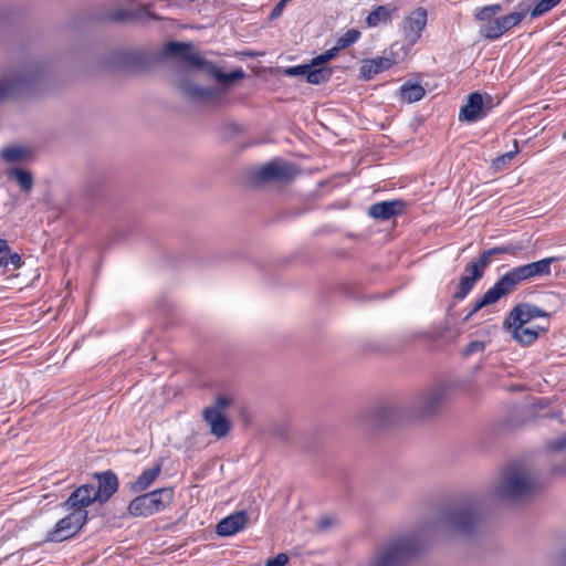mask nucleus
Masks as SVG:
<instances>
[{"label": "nucleus", "instance_id": "obj_18", "mask_svg": "<svg viewBox=\"0 0 566 566\" xmlns=\"http://www.w3.org/2000/svg\"><path fill=\"white\" fill-rule=\"evenodd\" d=\"M407 205L403 200L394 199L371 205L368 214L376 220H389L403 213Z\"/></svg>", "mask_w": 566, "mask_h": 566}, {"label": "nucleus", "instance_id": "obj_4", "mask_svg": "<svg viewBox=\"0 0 566 566\" xmlns=\"http://www.w3.org/2000/svg\"><path fill=\"white\" fill-rule=\"evenodd\" d=\"M164 53L168 56L179 57L186 65L206 72L222 86L231 85L245 76V73L241 67L229 73L223 72L222 69L214 63L205 60L197 53H193L190 43L176 41L168 42L165 45Z\"/></svg>", "mask_w": 566, "mask_h": 566}, {"label": "nucleus", "instance_id": "obj_37", "mask_svg": "<svg viewBox=\"0 0 566 566\" xmlns=\"http://www.w3.org/2000/svg\"><path fill=\"white\" fill-rule=\"evenodd\" d=\"M493 260V256L491 254H489V251L488 250H484L480 256L471 262L468 263V265L472 269V270H476L478 273H480V275H484V272L485 270L488 269V266L491 264Z\"/></svg>", "mask_w": 566, "mask_h": 566}, {"label": "nucleus", "instance_id": "obj_22", "mask_svg": "<svg viewBox=\"0 0 566 566\" xmlns=\"http://www.w3.org/2000/svg\"><path fill=\"white\" fill-rule=\"evenodd\" d=\"M117 61L129 70H146L150 64L149 55L139 50H125L117 53Z\"/></svg>", "mask_w": 566, "mask_h": 566}, {"label": "nucleus", "instance_id": "obj_45", "mask_svg": "<svg viewBox=\"0 0 566 566\" xmlns=\"http://www.w3.org/2000/svg\"><path fill=\"white\" fill-rule=\"evenodd\" d=\"M328 525V522L326 520H323L321 522V527H326Z\"/></svg>", "mask_w": 566, "mask_h": 566}, {"label": "nucleus", "instance_id": "obj_33", "mask_svg": "<svg viewBox=\"0 0 566 566\" xmlns=\"http://www.w3.org/2000/svg\"><path fill=\"white\" fill-rule=\"evenodd\" d=\"M359 36L360 32L357 29H350L337 39L336 44L333 48L337 49V53H339L342 50L354 44Z\"/></svg>", "mask_w": 566, "mask_h": 566}, {"label": "nucleus", "instance_id": "obj_35", "mask_svg": "<svg viewBox=\"0 0 566 566\" xmlns=\"http://www.w3.org/2000/svg\"><path fill=\"white\" fill-rule=\"evenodd\" d=\"M12 175L23 191L29 192L32 189L33 177H32L31 172H29L28 170L21 169V168H15L12 171Z\"/></svg>", "mask_w": 566, "mask_h": 566}, {"label": "nucleus", "instance_id": "obj_19", "mask_svg": "<svg viewBox=\"0 0 566 566\" xmlns=\"http://www.w3.org/2000/svg\"><path fill=\"white\" fill-rule=\"evenodd\" d=\"M249 523V515L245 511H237L222 518L216 526V533L219 536H232L242 530Z\"/></svg>", "mask_w": 566, "mask_h": 566}, {"label": "nucleus", "instance_id": "obj_25", "mask_svg": "<svg viewBox=\"0 0 566 566\" xmlns=\"http://www.w3.org/2000/svg\"><path fill=\"white\" fill-rule=\"evenodd\" d=\"M396 11V7L387 4L378 6L367 15L366 23L369 28H376L379 24H389Z\"/></svg>", "mask_w": 566, "mask_h": 566}, {"label": "nucleus", "instance_id": "obj_6", "mask_svg": "<svg viewBox=\"0 0 566 566\" xmlns=\"http://www.w3.org/2000/svg\"><path fill=\"white\" fill-rule=\"evenodd\" d=\"M535 489L533 479L515 465L507 467L496 482L493 493L505 502H516L531 494Z\"/></svg>", "mask_w": 566, "mask_h": 566}, {"label": "nucleus", "instance_id": "obj_8", "mask_svg": "<svg viewBox=\"0 0 566 566\" xmlns=\"http://www.w3.org/2000/svg\"><path fill=\"white\" fill-rule=\"evenodd\" d=\"M62 506L66 511H71L69 515L61 518L55 527L46 534V541L60 543L76 535L87 521V506L72 505L69 497L63 502Z\"/></svg>", "mask_w": 566, "mask_h": 566}, {"label": "nucleus", "instance_id": "obj_46", "mask_svg": "<svg viewBox=\"0 0 566 566\" xmlns=\"http://www.w3.org/2000/svg\"><path fill=\"white\" fill-rule=\"evenodd\" d=\"M563 559L566 562V551L563 553Z\"/></svg>", "mask_w": 566, "mask_h": 566}, {"label": "nucleus", "instance_id": "obj_39", "mask_svg": "<svg viewBox=\"0 0 566 566\" xmlns=\"http://www.w3.org/2000/svg\"><path fill=\"white\" fill-rule=\"evenodd\" d=\"M516 153H517V150H515V151H507V153L496 157L492 161V167L495 170H502L505 167V165L514 158Z\"/></svg>", "mask_w": 566, "mask_h": 566}, {"label": "nucleus", "instance_id": "obj_23", "mask_svg": "<svg viewBox=\"0 0 566 566\" xmlns=\"http://www.w3.org/2000/svg\"><path fill=\"white\" fill-rule=\"evenodd\" d=\"M483 276L478 273L474 269L472 270L468 264L464 266L463 274L460 277V281L455 287V291L452 297L457 301L464 300L469 293L473 290L475 283L480 281Z\"/></svg>", "mask_w": 566, "mask_h": 566}, {"label": "nucleus", "instance_id": "obj_17", "mask_svg": "<svg viewBox=\"0 0 566 566\" xmlns=\"http://www.w3.org/2000/svg\"><path fill=\"white\" fill-rule=\"evenodd\" d=\"M524 281H528L522 265L515 266L504 273L492 286L501 297L512 293Z\"/></svg>", "mask_w": 566, "mask_h": 566}, {"label": "nucleus", "instance_id": "obj_10", "mask_svg": "<svg viewBox=\"0 0 566 566\" xmlns=\"http://www.w3.org/2000/svg\"><path fill=\"white\" fill-rule=\"evenodd\" d=\"M177 87L192 103L211 107H220L227 103L224 87H202L189 78H182Z\"/></svg>", "mask_w": 566, "mask_h": 566}, {"label": "nucleus", "instance_id": "obj_43", "mask_svg": "<svg viewBox=\"0 0 566 566\" xmlns=\"http://www.w3.org/2000/svg\"><path fill=\"white\" fill-rule=\"evenodd\" d=\"M289 2V0H280L275 6L274 8L272 9L271 13H270V20H275L277 19L279 17L282 15V12L286 6V3Z\"/></svg>", "mask_w": 566, "mask_h": 566}, {"label": "nucleus", "instance_id": "obj_2", "mask_svg": "<svg viewBox=\"0 0 566 566\" xmlns=\"http://www.w3.org/2000/svg\"><path fill=\"white\" fill-rule=\"evenodd\" d=\"M48 76V66L40 62H25L9 70L0 76V102L39 92Z\"/></svg>", "mask_w": 566, "mask_h": 566}, {"label": "nucleus", "instance_id": "obj_13", "mask_svg": "<svg viewBox=\"0 0 566 566\" xmlns=\"http://www.w3.org/2000/svg\"><path fill=\"white\" fill-rule=\"evenodd\" d=\"M284 74L287 76L305 75L307 83L319 85L331 80L333 70L328 66H317L313 63H308L286 67Z\"/></svg>", "mask_w": 566, "mask_h": 566}, {"label": "nucleus", "instance_id": "obj_29", "mask_svg": "<svg viewBox=\"0 0 566 566\" xmlns=\"http://www.w3.org/2000/svg\"><path fill=\"white\" fill-rule=\"evenodd\" d=\"M500 300V296L490 287L479 300L475 301L472 308L465 315L464 321H469L475 313H478L481 308L492 305Z\"/></svg>", "mask_w": 566, "mask_h": 566}, {"label": "nucleus", "instance_id": "obj_41", "mask_svg": "<svg viewBox=\"0 0 566 566\" xmlns=\"http://www.w3.org/2000/svg\"><path fill=\"white\" fill-rule=\"evenodd\" d=\"M231 405V399L226 396H218L214 399V403L212 406L207 407L206 409H216L219 412H222L226 408Z\"/></svg>", "mask_w": 566, "mask_h": 566}, {"label": "nucleus", "instance_id": "obj_30", "mask_svg": "<svg viewBox=\"0 0 566 566\" xmlns=\"http://www.w3.org/2000/svg\"><path fill=\"white\" fill-rule=\"evenodd\" d=\"M30 154V149L22 146H9L1 150V157L8 163L22 161Z\"/></svg>", "mask_w": 566, "mask_h": 566}, {"label": "nucleus", "instance_id": "obj_3", "mask_svg": "<svg viewBox=\"0 0 566 566\" xmlns=\"http://www.w3.org/2000/svg\"><path fill=\"white\" fill-rule=\"evenodd\" d=\"M518 11L500 17L497 15L503 11V7L499 3L476 8L474 10V19L481 23L479 29L480 36L494 41L518 25L528 12L527 7L522 8V3L518 4Z\"/></svg>", "mask_w": 566, "mask_h": 566}, {"label": "nucleus", "instance_id": "obj_34", "mask_svg": "<svg viewBox=\"0 0 566 566\" xmlns=\"http://www.w3.org/2000/svg\"><path fill=\"white\" fill-rule=\"evenodd\" d=\"M562 0H539L530 11L532 19L538 18L555 8Z\"/></svg>", "mask_w": 566, "mask_h": 566}, {"label": "nucleus", "instance_id": "obj_42", "mask_svg": "<svg viewBox=\"0 0 566 566\" xmlns=\"http://www.w3.org/2000/svg\"><path fill=\"white\" fill-rule=\"evenodd\" d=\"M287 562V555L285 553H280L275 557L268 559L264 566H285Z\"/></svg>", "mask_w": 566, "mask_h": 566}, {"label": "nucleus", "instance_id": "obj_21", "mask_svg": "<svg viewBox=\"0 0 566 566\" xmlns=\"http://www.w3.org/2000/svg\"><path fill=\"white\" fill-rule=\"evenodd\" d=\"M202 416L210 427L211 434L217 438H222L229 433L231 423L222 412L216 409H203Z\"/></svg>", "mask_w": 566, "mask_h": 566}, {"label": "nucleus", "instance_id": "obj_5", "mask_svg": "<svg viewBox=\"0 0 566 566\" xmlns=\"http://www.w3.org/2000/svg\"><path fill=\"white\" fill-rule=\"evenodd\" d=\"M97 484L86 483L76 488L69 496V503L72 505L90 506L94 502L101 504L107 502L118 490L117 475L107 470L95 473Z\"/></svg>", "mask_w": 566, "mask_h": 566}, {"label": "nucleus", "instance_id": "obj_9", "mask_svg": "<svg viewBox=\"0 0 566 566\" xmlns=\"http://www.w3.org/2000/svg\"><path fill=\"white\" fill-rule=\"evenodd\" d=\"M174 497L171 488L157 489L142 494L132 500L128 504V512L133 516H150L167 509Z\"/></svg>", "mask_w": 566, "mask_h": 566}, {"label": "nucleus", "instance_id": "obj_28", "mask_svg": "<svg viewBox=\"0 0 566 566\" xmlns=\"http://www.w3.org/2000/svg\"><path fill=\"white\" fill-rule=\"evenodd\" d=\"M424 88L417 83H405L399 88V96L402 102L415 103L424 96Z\"/></svg>", "mask_w": 566, "mask_h": 566}, {"label": "nucleus", "instance_id": "obj_7", "mask_svg": "<svg viewBox=\"0 0 566 566\" xmlns=\"http://www.w3.org/2000/svg\"><path fill=\"white\" fill-rule=\"evenodd\" d=\"M446 388L433 386L419 392L407 405V417L410 421L422 420L437 415L446 399Z\"/></svg>", "mask_w": 566, "mask_h": 566}, {"label": "nucleus", "instance_id": "obj_31", "mask_svg": "<svg viewBox=\"0 0 566 566\" xmlns=\"http://www.w3.org/2000/svg\"><path fill=\"white\" fill-rule=\"evenodd\" d=\"M524 250V245L521 242H509L502 245H496L491 249H488L489 254H491L493 258L500 255V254H509L513 256H517L521 251Z\"/></svg>", "mask_w": 566, "mask_h": 566}, {"label": "nucleus", "instance_id": "obj_11", "mask_svg": "<svg viewBox=\"0 0 566 566\" xmlns=\"http://www.w3.org/2000/svg\"><path fill=\"white\" fill-rule=\"evenodd\" d=\"M405 421H410L407 417V405L391 402L381 405L373 411V424L377 428H388Z\"/></svg>", "mask_w": 566, "mask_h": 566}, {"label": "nucleus", "instance_id": "obj_1", "mask_svg": "<svg viewBox=\"0 0 566 566\" xmlns=\"http://www.w3.org/2000/svg\"><path fill=\"white\" fill-rule=\"evenodd\" d=\"M485 516V500L470 496L440 509L409 534L399 535L378 546L369 566H405L424 547L426 538L442 533L472 536Z\"/></svg>", "mask_w": 566, "mask_h": 566}, {"label": "nucleus", "instance_id": "obj_44", "mask_svg": "<svg viewBox=\"0 0 566 566\" xmlns=\"http://www.w3.org/2000/svg\"><path fill=\"white\" fill-rule=\"evenodd\" d=\"M566 447V438H563V439H559V440H556L554 443H553V449L555 450H562L563 448Z\"/></svg>", "mask_w": 566, "mask_h": 566}, {"label": "nucleus", "instance_id": "obj_14", "mask_svg": "<svg viewBox=\"0 0 566 566\" xmlns=\"http://www.w3.org/2000/svg\"><path fill=\"white\" fill-rule=\"evenodd\" d=\"M428 13L422 7L413 10L409 17L403 20V38L409 45H415L421 38L422 31L427 25Z\"/></svg>", "mask_w": 566, "mask_h": 566}, {"label": "nucleus", "instance_id": "obj_27", "mask_svg": "<svg viewBox=\"0 0 566 566\" xmlns=\"http://www.w3.org/2000/svg\"><path fill=\"white\" fill-rule=\"evenodd\" d=\"M160 464L144 470L140 475L130 483V490L135 493L145 491L157 479V476L160 474Z\"/></svg>", "mask_w": 566, "mask_h": 566}, {"label": "nucleus", "instance_id": "obj_16", "mask_svg": "<svg viewBox=\"0 0 566 566\" xmlns=\"http://www.w3.org/2000/svg\"><path fill=\"white\" fill-rule=\"evenodd\" d=\"M488 114L482 95L479 92L469 94L467 104L463 105L459 113V120L474 123Z\"/></svg>", "mask_w": 566, "mask_h": 566}, {"label": "nucleus", "instance_id": "obj_15", "mask_svg": "<svg viewBox=\"0 0 566 566\" xmlns=\"http://www.w3.org/2000/svg\"><path fill=\"white\" fill-rule=\"evenodd\" d=\"M526 324L520 322H507L504 319V329L511 333L512 338L523 346L533 344L539 336V333H546L549 328L548 324L545 326L537 325L535 328L525 327Z\"/></svg>", "mask_w": 566, "mask_h": 566}, {"label": "nucleus", "instance_id": "obj_38", "mask_svg": "<svg viewBox=\"0 0 566 566\" xmlns=\"http://www.w3.org/2000/svg\"><path fill=\"white\" fill-rule=\"evenodd\" d=\"M337 49L331 48L329 50L325 51L324 53L315 56L311 63L317 66H325L324 64L333 60L337 56Z\"/></svg>", "mask_w": 566, "mask_h": 566}, {"label": "nucleus", "instance_id": "obj_12", "mask_svg": "<svg viewBox=\"0 0 566 566\" xmlns=\"http://www.w3.org/2000/svg\"><path fill=\"white\" fill-rule=\"evenodd\" d=\"M295 175L296 169L292 164L272 160L254 174V179L260 182L287 181L294 178Z\"/></svg>", "mask_w": 566, "mask_h": 566}, {"label": "nucleus", "instance_id": "obj_32", "mask_svg": "<svg viewBox=\"0 0 566 566\" xmlns=\"http://www.w3.org/2000/svg\"><path fill=\"white\" fill-rule=\"evenodd\" d=\"M136 19V14L123 7L116 8L114 10L108 11L105 14V20L113 23H124L128 21H133Z\"/></svg>", "mask_w": 566, "mask_h": 566}, {"label": "nucleus", "instance_id": "obj_20", "mask_svg": "<svg viewBox=\"0 0 566 566\" xmlns=\"http://www.w3.org/2000/svg\"><path fill=\"white\" fill-rule=\"evenodd\" d=\"M549 316V313L534 304L518 303L511 310L506 318L507 322H520V324H527L535 318H548Z\"/></svg>", "mask_w": 566, "mask_h": 566}, {"label": "nucleus", "instance_id": "obj_26", "mask_svg": "<svg viewBox=\"0 0 566 566\" xmlns=\"http://www.w3.org/2000/svg\"><path fill=\"white\" fill-rule=\"evenodd\" d=\"M555 261H557V258L551 256L527 264H523L522 266L524 269L527 280H532L534 277L551 275V265Z\"/></svg>", "mask_w": 566, "mask_h": 566}, {"label": "nucleus", "instance_id": "obj_24", "mask_svg": "<svg viewBox=\"0 0 566 566\" xmlns=\"http://www.w3.org/2000/svg\"><path fill=\"white\" fill-rule=\"evenodd\" d=\"M395 61L389 57L377 56L367 59L360 66V77L365 81L374 78L375 75L389 70Z\"/></svg>", "mask_w": 566, "mask_h": 566}, {"label": "nucleus", "instance_id": "obj_36", "mask_svg": "<svg viewBox=\"0 0 566 566\" xmlns=\"http://www.w3.org/2000/svg\"><path fill=\"white\" fill-rule=\"evenodd\" d=\"M23 264L21 255L17 252H11L10 248L6 250L3 256L0 260V266L10 268L12 270H18Z\"/></svg>", "mask_w": 566, "mask_h": 566}, {"label": "nucleus", "instance_id": "obj_40", "mask_svg": "<svg viewBox=\"0 0 566 566\" xmlns=\"http://www.w3.org/2000/svg\"><path fill=\"white\" fill-rule=\"evenodd\" d=\"M484 349H485V343L484 342L472 340L463 349L462 355L463 356H470V355H473L475 353L483 352Z\"/></svg>", "mask_w": 566, "mask_h": 566}]
</instances>
